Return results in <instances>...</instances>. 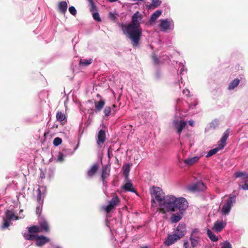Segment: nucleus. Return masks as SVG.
Listing matches in <instances>:
<instances>
[{"instance_id":"1","label":"nucleus","mask_w":248,"mask_h":248,"mask_svg":"<svg viewBox=\"0 0 248 248\" xmlns=\"http://www.w3.org/2000/svg\"><path fill=\"white\" fill-rule=\"evenodd\" d=\"M142 18L141 14L138 11L132 16L129 23L121 25L124 34L130 40L133 47H138L140 44L142 35V29L140 26Z\"/></svg>"},{"instance_id":"2","label":"nucleus","mask_w":248,"mask_h":248,"mask_svg":"<svg viewBox=\"0 0 248 248\" xmlns=\"http://www.w3.org/2000/svg\"><path fill=\"white\" fill-rule=\"evenodd\" d=\"M187 204L184 198H177L172 195H167L160 204L161 207L160 211L165 213L166 212H174L177 209L185 210L188 207Z\"/></svg>"},{"instance_id":"3","label":"nucleus","mask_w":248,"mask_h":248,"mask_svg":"<svg viewBox=\"0 0 248 248\" xmlns=\"http://www.w3.org/2000/svg\"><path fill=\"white\" fill-rule=\"evenodd\" d=\"M28 233L25 234L24 237L26 240H35L36 245L42 247L50 241L49 238L44 235H38V233L41 232L38 226L32 225L27 228Z\"/></svg>"},{"instance_id":"4","label":"nucleus","mask_w":248,"mask_h":248,"mask_svg":"<svg viewBox=\"0 0 248 248\" xmlns=\"http://www.w3.org/2000/svg\"><path fill=\"white\" fill-rule=\"evenodd\" d=\"M150 193L153 198L151 202L152 203H155V200L159 203V205L162 203L166 196L165 193L163 192L162 190L158 187L153 186L150 191Z\"/></svg>"},{"instance_id":"5","label":"nucleus","mask_w":248,"mask_h":248,"mask_svg":"<svg viewBox=\"0 0 248 248\" xmlns=\"http://www.w3.org/2000/svg\"><path fill=\"white\" fill-rule=\"evenodd\" d=\"M236 202V196L235 195H230L229 198L226 201V202L223 204L221 209V213L223 215H228L233 203Z\"/></svg>"},{"instance_id":"6","label":"nucleus","mask_w":248,"mask_h":248,"mask_svg":"<svg viewBox=\"0 0 248 248\" xmlns=\"http://www.w3.org/2000/svg\"><path fill=\"white\" fill-rule=\"evenodd\" d=\"M206 186L205 184L202 182H198L196 183L192 184L187 186V189L189 191H204L206 190Z\"/></svg>"},{"instance_id":"7","label":"nucleus","mask_w":248,"mask_h":248,"mask_svg":"<svg viewBox=\"0 0 248 248\" xmlns=\"http://www.w3.org/2000/svg\"><path fill=\"white\" fill-rule=\"evenodd\" d=\"M172 124L175 128L177 130V133H178L179 136H180L182 130L186 127L187 124L186 122L183 120L178 121L177 119L174 120Z\"/></svg>"},{"instance_id":"8","label":"nucleus","mask_w":248,"mask_h":248,"mask_svg":"<svg viewBox=\"0 0 248 248\" xmlns=\"http://www.w3.org/2000/svg\"><path fill=\"white\" fill-rule=\"evenodd\" d=\"M230 133L229 129H227L224 133H223V135L221 138V139L218 141L217 148H219V150L222 149L225 146L226 144V140L229 137V135Z\"/></svg>"},{"instance_id":"9","label":"nucleus","mask_w":248,"mask_h":248,"mask_svg":"<svg viewBox=\"0 0 248 248\" xmlns=\"http://www.w3.org/2000/svg\"><path fill=\"white\" fill-rule=\"evenodd\" d=\"M230 133L229 129H227L224 133H223V135L221 138V139L218 141L217 148H219V150L222 149L225 146L226 144V140L229 137V135Z\"/></svg>"},{"instance_id":"10","label":"nucleus","mask_w":248,"mask_h":248,"mask_svg":"<svg viewBox=\"0 0 248 248\" xmlns=\"http://www.w3.org/2000/svg\"><path fill=\"white\" fill-rule=\"evenodd\" d=\"M181 238L178 234L176 232L173 234L168 235V238L165 241V244L167 246H170Z\"/></svg>"},{"instance_id":"11","label":"nucleus","mask_w":248,"mask_h":248,"mask_svg":"<svg viewBox=\"0 0 248 248\" xmlns=\"http://www.w3.org/2000/svg\"><path fill=\"white\" fill-rule=\"evenodd\" d=\"M106 140V132L104 130L101 129L99 131L96 139V142L98 145L103 144Z\"/></svg>"},{"instance_id":"12","label":"nucleus","mask_w":248,"mask_h":248,"mask_svg":"<svg viewBox=\"0 0 248 248\" xmlns=\"http://www.w3.org/2000/svg\"><path fill=\"white\" fill-rule=\"evenodd\" d=\"M39 227L41 232H47L50 231L49 226L47 221L44 219H41L39 221Z\"/></svg>"},{"instance_id":"13","label":"nucleus","mask_w":248,"mask_h":248,"mask_svg":"<svg viewBox=\"0 0 248 248\" xmlns=\"http://www.w3.org/2000/svg\"><path fill=\"white\" fill-rule=\"evenodd\" d=\"M177 234L182 238L186 232V226L184 223L179 224L177 227L176 232Z\"/></svg>"},{"instance_id":"14","label":"nucleus","mask_w":248,"mask_h":248,"mask_svg":"<svg viewBox=\"0 0 248 248\" xmlns=\"http://www.w3.org/2000/svg\"><path fill=\"white\" fill-rule=\"evenodd\" d=\"M105 105V101L104 99H100L98 101L94 102L95 113L100 112Z\"/></svg>"},{"instance_id":"15","label":"nucleus","mask_w":248,"mask_h":248,"mask_svg":"<svg viewBox=\"0 0 248 248\" xmlns=\"http://www.w3.org/2000/svg\"><path fill=\"white\" fill-rule=\"evenodd\" d=\"M110 168L108 165L103 166L102 169L101 179L104 182L105 180L109 175Z\"/></svg>"},{"instance_id":"16","label":"nucleus","mask_w":248,"mask_h":248,"mask_svg":"<svg viewBox=\"0 0 248 248\" xmlns=\"http://www.w3.org/2000/svg\"><path fill=\"white\" fill-rule=\"evenodd\" d=\"M226 226V223L223 221L217 220L214 223L213 229L217 232H220Z\"/></svg>"},{"instance_id":"17","label":"nucleus","mask_w":248,"mask_h":248,"mask_svg":"<svg viewBox=\"0 0 248 248\" xmlns=\"http://www.w3.org/2000/svg\"><path fill=\"white\" fill-rule=\"evenodd\" d=\"M59 11L62 14L64 15L67 11L68 7L67 3L65 1H60L58 5Z\"/></svg>"},{"instance_id":"18","label":"nucleus","mask_w":248,"mask_h":248,"mask_svg":"<svg viewBox=\"0 0 248 248\" xmlns=\"http://www.w3.org/2000/svg\"><path fill=\"white\" fill-rule=\"evenodd\" d=\"M99 166L98 164H94L87 171V175L90 177H93L98 170Z\"/></svg>"},{"instance_id":"19","label":"nucleus","mask_w":248,"mask_h":248,"mask_svg":"<svg viewBox=\"0 0 248 248\" xmlns=\"http://www.w3.org/2000/svg\"><path fill=\"white\" fill-rule=\"evenodd\" d=\"M162 12L160 10H157L155 13H154L151 16V17L149 19V23L150 24H154L155 20L159 17V16L161 15Z\"/></svg>"},{"instance_id":"20","label":"nucleus","mask_w":248,"mask_h":248,"mask_svg":"<svg viewBox=\"0 0 248 248\" xmlns=\"http://www.w3.org/2000/svg\"><path fill=\"white\" fill-rule=\"evenodd\" d=\"M159 27L164 31H166L169 29L170 27V23L168 19H161L160 20Z\"/></svg>"},{"instance_id":"21","label":"nucleus","mask_w":248,"mask_h":248,"mask_svg":"<svg viewBox=\"0 0 248 248\" xmlns=\"http://www.w3.org/2000/svg\"><path fill=\"white\" fill-rule=\"evenodd\" d=\"M5 218L10 221L14 219L15 220L18 219V217L16 216L13 211L10 210H7L6 212Z\"/></svg>"},{"instance_id":"22","label":"nucleus","mask_w":248,"mask_h":248,"mask_svg":"<svg viewBox=\"0 0 248 248\" xmlns=\"http://www.w3.org/2000/svg\"><path fill=\"white\" fill-rule=\"evenodd\" d=\"M123 188L127 191L136 192V190L133 187V185L130 182L125 183Z\"/></svg>"},{"instance_id":"23","label":"nucleus","mask_w":248,"mask_h":248,"mask_svg":"<svg viewBox=\"0 0 248 248\" xmlns=\"http://www.w3.org/2000/svg\"><path fill=\"white\" fill-rule=\"evenodd\" d=\"M199 158L198 157L195 156L192 158H188L186 159H185L184 162L185 164L191 166L193 165L194 163L198 161Z\"/></svg>"},{"instance_id":"24","label":"nucleus","mask_w":248,"mask_h":248,"mask_svg":"<svg viewBox=\"0 0 248 248\" xmlns=\"http://www.w3.org/2000/svg\"><path fill=\"white\" fill-rule=\"evenodd\" d=\"M240 80L238 78H235L232 81L228 87V89L229 90H232L234 89L236 87H237L239 84Z\"/></svg>"},{"instance_id":"25","label":"nucleus","mask_w":248,"mask_h":248,"mask_svg":"<svg viewBox=\"0 0 248 248\" xmlns=\"http://www.w3.org/2000/svg\"><path fill=\"white\" fill-rule=\"evenodd\" d=\"M57 120L62 123L63 121L66 122V117L64 113L61 111H58L56 114Z\"/></svg>"},{"instance_id":"26","label":"nucleus","mask_w":248,"mask_h":248,"mask_svg":"<svg viewBox=\"0 0 248 248\" xmlns=\"http://www.w3.org/2000/svg\"><path fill=\"white\" fill-rule=\"evenodd\" d=\"M207 234L212 241L217 242L218 240V237L215 235L210 229H207Z\"/></svg>"},{"instance_id":"27","label":"nucleus","mask_w":248,"mask_h":248,"mask_svg":"<svg viewBox=\"0 0 248 248\" xmlns=\"http://www.w3.org/2000/svg\"><path fill=\"white\" fill-rule=\"evenodd\" d=\"M190 240L192 247L194 248L197 246L199 241V238L198 236H195V237L190 236Z\"/></svg>"},{"instance_id":"28","label":"nucleus","mask_w":248,"mask_h":248,"mask_svg":"<svg viewBox=\"0 0 248 248\" xmlns=\"http://www.w3.org/2000/svg\"><path fill=\"white\" fill-rule=\"evenodd\" d=\"M92 62V59H81L79 61V65L86 66L91 64Z\"/></svg>"},{"instance_id":"29","label":"nucleus","mask_w":248,"mask_h":248,"mask_svg":"<svg viewBox=\"0 0 248 248\" xmlns=\"http://www.w3.org/2000/svg\"><path fill=\"white\" fill-rule=\"evenodd\" d=\"M120 202V199L117 196H116L111 199L109 202V203L116 207L119 204Z\"/></svg>"},{"instance_id":"30","label":"nucleus","mask_w":248,"mask_h":248,"mask_svg":"<svg viewBox=\"0 0 248 248\" xmlns=\"http://www.w3.org/2000/svg\"><path fill=\"white\" fill-rule=\"evenodd\" d=\"M182 218L180 214H173L171 217V220L172 222L176 223L178 222Z\"/></svg>"},{"instance_id":"31","label":"nucleus","mask_w":248,"mask_h":248,"mask_svg":"<svg viewBox=\"0 0 248 248\" xmlns=\"http://www.w3.org/2000/svg\"><path fill=\"white\" fill-rule=\"evenodd\" d=\"M3 224L1 226V228L2 229L7 228L10 225L11 221L5 218V217H4L3 219Z\"/></svg>"},{"instance_id":"32","label":"nucleus","mask_w":248,"mask_h":248,"mask_svg":"<svg viewBox=\"0 0 248 248\" xmlns=\"http://www.w3.org/2000/svg\"><path fill=\"white\" fill-rule=\"evenodd\" d=\"M90 6V10L92 12H94L97 11L96 6L95 5L93 0H88Z\"/></svg>"},{"instance_id":"33","label":"nucleus","mask_w":248,"mask_h":248,"mask_svg":"<svg viewBox=\"0 0 248 248\" xmlns=\"http://www.w3.org/2000/svg\"><path fill=\"white\" fill-rule=\"evenodd\" d=\"M115 207L116 206L114 205L108 203V204L105 208V210L106 212L108 214L113 209L115 208Z\"/></svg>"},{"instance_id":"34","label":"nucleus","mask_w":248,"mask_h":248,"mask_svg":"<svg viewBox=\"0 0 248 248\" xmlns=\"http://www.w3.org/2000/svg\"><path fill=\"white\" fill-rule=\"evenodd\" d=\"M219 150V148H218L217 147L210 150L208 152L207 155H206V157H208L211 156L212 155L216 154L217 152Z\"/></svg>"},{"instance_id":"35","label":"nucleus","mask_w":248,"mask_h":248,"mask_svg":"<svg viewBox=\"0 0 248 248\" xmlns=\"http://www.w3.org/2000/svg\"><path fill=\"white\" fill-rule=\"evenodd\" d=\"M221 248H232V245L228 241H225L220 244Z\"/></svg>"},{"instance_id":"36","label":"nucleus","mask_w":248,"mask_h":248,"mask_svg":"<svg viewBox=\"0 0 248 248\" xmlns=\"http://www.w3.org/2000/svg\"><path fill=\"white\" fill-rule=\"evenodd\" d=\"M62 143V140L59 137L55 138L53 140V144L55 146L60 145Z\"/></svg>"},{"instance_id":"37","label":"nucleus","mask_w":248,"mask_h":248,"mask_svg":"<svg viewBox=\"0 0 248 248\" xmlns=\"http://www.w3.org/2000/svg\"><path fill=\"white\" fill-rule=\"evenodd\" d=\"M93 17L95 20L97 21L98 22L101 21V19L98 12L93 13Z\"/></svg>"},{"instance_id":"38","label":"nucleus","mask_w":248,"mask_h":248,"mask_svg":"<svg viewBox=\"0 0 248 248\" xmlns=\"http://www.w3.org/2000/svg\"><path fill=\"white\" fill-rule=\"evenodd\" d=\"M104 113L105 116H108L111 113V108L109 107L106 106L104 109Z\"/></svg>"},{"instance_id":"39","label":"nucleus","mask_w":248,"mask_h":248,"mask_svg":"<svg viewBox=\"0 0 248 248\" xmlns=\"http://www.w3.org/2000/svg\"><path fill=\"white\" fill-rule=\"evenodd\" d=\"M69 11L73 16H76L77 14V10L74 6H70L69 8Z\"/></svg>"},{"instance_id":"40","label":"nucleus","mask_w":248,"mask_h":248,"mask_svg":"<svg viewBox=\"0 0 248 248\" xmlns=\"http://www.w3.org/2000/svg\"><path fill=\"white\" fill-rule=\"evenodd\" d=\"M234 175L236 177H240L246 176V173L245 172H237Z\"/></svg>"},{"instance_id":"41","label":"nucleus","mask_w":248,"mask_h":248,"mask_svg":"<svg viewBox=\"0 0 248 248\" xmlns=\"http://www.w3.org/2000/svg\"><path fill=\"white\" fill-rule=\"evenodd\" d=\"M152 59L154 61V64H158L160 62V61L159 60H158V59L157 58V57H156V55H154L153 56H152Z\"/></svg>"},{"instance_id":"42","label":"nucleus","mask_w":248,"mask_h":248,"mask_svg":"<svg viewBox=\"0 0 248 248\" xmlns=\"http://www.w3.org/2000/svg\"><path fill=\"white\" fill-rule=\"evenodd\" d=\"M37 201L38 202H40L41 200V191L40 188H38L37 190Z\"/></svg>"},{"instance_id":"43","label":"nucleus","mask_w":248,"mask_h":248,"mask_svg":"<svg viewBox=\"0 0 248 248\" xmlns=\"http://www.w3.org/2000/svg\"><path fill=\"white\" fill-rule=\"evenodd\" d=\"M153 5L155 7H157L160 4L161 2L159 0H152Z\"/></svg>"},{"instance_id":"44","label":"nucleus","mask_w":248,"mask_h":248,"mask_svg":"<svg viewBox=\"0 0 248 248\" xmlns=\"http://www.w3.org/2000/svg\"><path fill=\"white\" fill-rule=\"evenodd\" d=\"M63 160V155L62 153L60 152L58 157V160L59 161H62Z\"/></svg>"},{"instance_id":"45","label":"nucleus","mask_w":248,"mask_h":248,"mask_svg":"<svg viewBox=\"0 0 248 248\" xmlns=\"http://www.w3.org/2000/svg\"><path fill=\"white\" fill-rule=\"evenodd\" d=\"M88 113L91 115H93L95 113V109L90 108L88 110Z\"/></svg>"},{"instance_id":"46","label":"nucleus","mask_w":248,"mask_h":248,"mask_svg":"<svg viewBox=\"0 0 248 248\" xmlns=\"http://www.w3.org/2000/svg\"><path fill=\"white\" fill-rule=\"evenodd\" d=\"M199 232V231L198 229H195L192 231L191 234V236L195 237V236H197V234Z\"/></svg>"},{"instance_id":"47","label":"nucleus","mask_w":248,"mask_h":248,"mask_svg":"<svg viewBox=\"0 0 248 248\" xmlns=\"http://www.w3.org/2000/svg\"><path fill=\"white\" fill-rule=\"evenodd\" d=\"M241 188L243 189V190H248V184L247 183H245L244 185H242L241 186Z\"/></svg>"},{"instance_id":"48","label":"nucleus","mask_w":248,"mask_h":248,"mask_svg":"<svg viewBox=\"0 0 248 248\" xmlns=\"http://www.w3.org/2000/svg\"><path fill=\"white\" fill-rule=\"evenodd\" d=\"M109 18H110L111 19H113V20H115L116 19V16H115V14L112 13H110L109 14Z\"/></svg>"},{"instance_id":"49","label":"nucleus","mask_w":248,"mask_h":248,"mask_svg":"<svg viewBox=\"0 0 248 248\" xmlns=\"http://www.w3.org/2000/svg\"><path fill=\"white\" fill-rule=\"evenodd\" d=\"M36 214H38V215H39V216H40V214H41V210H40V206H37V207H36Z\"/></svg>"},{"instance_id":"50","label":"nucleus","mask_w":248,"mask_h":248,"mask_svg":"<svg viewBox=\"0 0 248 248\" xmlns=\"http://www.w3.org/2000/svg\"><path fill=\"white\" fill-rule=\"evenodd\" d=\"M185 248H191L189 247V243L188 242H185L184 244Z\"/></svg>"},{"instance_id":"51","label":"nucleus","mask_w":248,"mask_h":248,"mask_svg":"<svg viewBox=\"0 0 248 248\" xmlns=\"http://www.w3.org/2000/svg\"><path fill=\"white\" fill-rule=\"evenodd\" d=\"M129 167L128 166L127 167H126L125 168L124 171V174H125L126 175L127 173L129 172Z\"/></svg>"},{"instance_id":"52","label":"nucleus","mask_w":248,"mask_h":248,"mask_svg":"<svg viewBox=\"0 0 248 248\" xmlns=\"http://www.w3.org/2000/svg\"><path fill=\"white\" fill-rule=\"evenodd\" d=\"M108 157L109 159H110L111 158L110 153L109 151V148H108Z\"/></svg>"},{"instance_id":"53","label":"nucleus","mask_w":248,"mask_h":248,"mask_svg":"<svg viewBox=\"0 0 248 248\" xmlns=\"http://www.w3.org/2000/svg\"><path fill=\"white\" fill-rule=\"evenodd\" d=\"M188 123H189V125H190L191 126H193L194 123H193V121H192V120L189 121Z\"/></svg>"},{"instance_id":"54","label":"nucleus","mask_w":248,"mask_h":248,"mask_svg":"<svg viewBox=\"0 0 248 248\" xmlns=\"http://www.w3.org/2000/svg\"><path fill=\"white\" fill-rule=\"evenodd\" d=\"M41 178H45V175L44 173L41 175Z\"/></svg>"},{"instance_id":"55","label":"nucleus","mask_w":248,"mask_h":248,"mask_svg":"<svg viewBox=\"0 0 248 248\" xmlns=\"http://www.w3.org/2000/svg\"><path fill=\"white\" fill-rule=\"evenodd\" d=\"M142 248H148V247L147 246H146V247H143Z\"/></svg>"},{"instance_id":"56","label":"nucleus","mask_w":248,"mask_h":248,"mask_svg":"<svg viewBox=\"0 0 248 248\" xmlns=\"http://www.w3.org/2000/svg\"><path fill=\"white\" fill-rule=\"evenodd\" d=\"M112 106H113V107H115V106H115V105H112Z\"/></svg>"},{"instance_id":"57","label":"nucleus","mask_w":248,"mask_h":248,"mask_svg":"<svg viewBox=\"0 0 248 248\" xmlns=\"http://www.w3.org/2000/svg\"><path fill=\"white\" fill-rule=\"evenodd\" d=\"M246 178H248V175L246 176Z\"/></svg>"}]
</instances>
